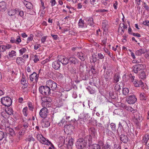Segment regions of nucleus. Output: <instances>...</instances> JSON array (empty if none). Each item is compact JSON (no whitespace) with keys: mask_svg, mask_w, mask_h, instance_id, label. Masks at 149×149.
I'll return each mask as SVG.
<instances>
[{"mask_svg":"<svg viewBox=\"0 0 149 149\" xmlns=\"http://www.w3.org/2000/svg\"><path fill=\"white\" fill-rule=\"evenodd\" d=\"M77 56L79 58L81 61H84L85 60V55L81 52H78L77 54Z\"/></svg>","mask_w":149,"mask_h":149,"instance_id":"nucleus-22","label":"nucleus"},{"mask_svg":"<svg viewBox=\"0 0 149 149\" xmlns=\"http://www.w3.org/2000/svg\"><path fill=\"white\" fill-rule=\"evenodd\" d=\"M23 58L21 57H18L17 58L16 62L18 64H19L23 61Z\"/></svg>","mask_w":149,"mask_h":149,"instance_id":"nucleus-42","label":"nucleus"},{"mask_svg":"<svg viewBox=\"0 0 149 149\" xmlns=\"http://www.w3.org/2000/svg\"><path fill=\"white\" fill-rule=\"evenodd\" d=\"M56 75L58 78L61 79L63 77V75L62 74L58 72L56 74Z\"/></svg>","mask_w":149,"mask_h":149,"instance_id":"nucleus-62","label":"nucleus"},{"mask_svg":"<svg viewBox=\"0 0 149 149\" xmlns=\"http://www.w3.org/2000/svg\"><path fill=\"white\" fill-rule=\"evenodd\" d=\"M19 12L16 9L15 10H11L8 12V14L10 16H13L16 14L17 13Z\"/></svg>","mask_w":149,"mask_h":149,"instance_id":"nucleus-25","label":"nucleus"},{"mask_svg":"<svg viewBox=\"0 0 149 149\" xmlns=\"http://www.w3.org/2000/svg\"><path fill=\"white\" fill-rule=\"evenodd\" d=\"M135 77L134 76L132 75L131 74H130L129 75V80L132 82H134Z\"/></svg>","mask_w":149,"mask_h":149,"instance_id":"nucleus-54","label":"nucleus"},{"mask_svg":"<svg viewBox=\"0 0 149 149\" xmlns=\"http://www.w3.org/2000/svg\"><path fill=\"white\" fill-rule=\"evenodd\" d=\"M110 127L112 131H115L116 130V125L113 123H111L110 124Z\"/></svg>","mask_w":149,"mask_h":149,"instance_id":"nucleus-55","label":"nucleus"},{"mask_svg":"<svg viewBox=\"0 0 149 149\" xmlns=\"http://www.w3.org/2000/svg\"><path fill=\"white\" fill-rule=\"evenodd\" d=\"M6 112L9 115H11L13 114V111L12 108H10L8 109Z\"/></svg>","mask_w":149,"mask_h":149,"instance_id":"nucleus-46","label":"nucleus"},{"mask_svg":"<svg viewBox=\"0 0 149 149\" xmlns=\"http://www.w3.org/2000/svg\"><path fill=\"white\" fill-rule=\"evenodd\" d=\"M40 143L44 145H46L48 146L51 145L52 147L54 148V146L52 143L51 142L49 141L45 137H44V138L42 140V141H41Z\"/></svg>","mask_w":149,"mask_h":149,"instance_id":"nucleus-15","label":"nucleus"},{"mask_svg":"<svg viewBox=\"0 0 149 149\" xmlns=\"http://www.w3.org/2000/svg\"><path fill=\"white\" fill-rule=\"evenodd\" d=\"M129 92V90L127 88H124L123 90V93L125 95H127Z\"/></svg>","mask_w":149,"mask_h":149,"instance_id":"nucleus-40","label":"nucleus"},{"mask_svg":"<svg viewBox=\"0 0 149 149\" xmlns=\"http://www.w3.org/2000/svg\"><path fill=\"white\" fill-rule=\"evenodd\" d=\"M19 52L20 54L22 55L24 53H25L26 51V49L25 48H23L19 50Z\"/></svg>","mask_w":149,"mask_h":149,"instance_id":"nucleus-49","label":"nucleus"},{"mask_svg":"<svg viewBox=\"0 0 149 149\" xmlns=\"http://www.w3.org/2000/svg\"><path fill=\"white\" fill-rule=\"evenodd\" d=\"M90 135L94 138H96L97 136V130L93 127H91L88 130Z\"/></svg>","mask_w":149,"mask_h":149,"instance_id":"nucleus-11","label":"nucleus"},{"mask_svg":"<svg viewBox=\"0 0 149 149\" xmlns=\"http://www.w3.org/2000/svg\"><path fill=\"white\" fill-rule=\"evenodd\" d=\"M102 149H111V146L108 143L106 144L102 147Z\"/></svg>","mask_w":149,"mask_h":149,"instance_id":"nucleus-41","label":"nucleus"},{"mask_svg":"<svg viewBox=\"0 0 149 149\" xmlns=\"http://www.w3.org/2000/svg\"><path fill=\"white\" fill-rule=\"evenodd\" d=\"M74 128L73 126L70 124L67 125L64 127V131L65 132H68L72 131V129Z\"/></svg>","mask_w":149,"mask_h":149,"instance_id":"nucleus-14","label":"nucleus"},{"mask_svg":"<svg viewBox=\"0 0 149 149\" xmlns=\"http://www.w3.org/2000/svg\"><path fill=\"white\" fill-rule=\"evenodd\" d=\"M1 102L3 105L6 107L10 106L12 103L11 98L9 97H3L1 98Z\"/></svg>","mask_w":149,"mask_h":149,"instance_id":"nucleus-3","label":"nucleus"},{"mask_svg":"<svg viewBox=\"0 0 149 149\" xmlns=\"http://www.w3.org/2000/svg\"><path fill=\"white\" fill-rule=\"evenodd\" d=\"M6 9V3L4 1H2L0 2V13L1 12H4Z\"/></svg>","mask_w":149,"mask_h":149,"instance_id":"nucleus-18","label":"nucleus"},{"mask_svg":"<svg viewBox=\"0 0 149 149\" xmlns=\"http://www.w3.org/2000/svg\"><path fill=\"white\" fill-rule=\"evenodd\" d=\"M8 131L9 134L11 135H13L14 134V131L11 128H8Z\"/></svg>","mask_w":149,"mask_h":149,"instance_id":"nucleus-58","label":"nucleus"},{"mask_svg":"<svg viewBox=\"0 0 149 149\" xmlns=\"http://www.w3.org/2000/svg\"><path fill=\"white\" fill-rule=\"evenodd\" d=\"M102 26L104 31L107 29L108 25L106 21H104L102 23Z\"/></svg>","mask_w":149,"mask_h":149,"instance_id":"nucleus-32","label":"nucleus"},{"mask_svg":"<svg viewBox=\"0 0 149 149\" xmlns=\"http://www.w3.org/2000/svg\"><path fill=\"white\" fill-rule=\"evenodd\" d=\"M39 90L40 93L44 95H48L51 93L50 89L46 85L40 86Z\"/></svg>","mask_w":149,"mask_h":149,"instance_id":"nucleus-2","label":"nucleus"},{"mask_svg":"<svg viewBox=\"0 0 149 149\" xmlns=\"http://www.w3.org/2000/svg\"><path fill=\"white\" fill-rule=\"evenodd\" d=\"M50 123L48 121H45L44 123V126L46 127H47L50 126Z\"/></svg>","mask_w":149,"mask_h":149,"instance_id":"nucleus-60","label":"nucleus"},{"mask_svg":"<svg viewBox=\"0 0 149 149\" xmlns=\"http://www.w3.org/2000/svg\"><path fill=\"white\" fill-rule=\"evenodd\" d=\"M143 24L145 25L148 26H149V21L148 20H146L143 22Z\"/></svg>","mask_w":149,"mask_h":149,"instance_id":"nucleus-64","label":"nucleus"},{"mask_svg":"<svg viewBox=\"0 0 149 149\" xmlns=\"http://www.w3.org/2000/svg\"><path fill=\"white\" fill-rule=\"evenodd\" d=\"M143 7L147 11H149V7L146 3L144 2H143Z\"/></svg>","mask_w":149,"mask_h":149,"instance_id":"nucleus-48","label":"nucleus"},{"mask_svg":"<svg viewBox=\"0 0 149 149\" xmlns=\"http://www.w3.org/2000/svg\"><path fill=\"white\" fill-rule=\"evenodd\" d=\"M86 145V143L82 138L79 139L75 143L77 148L79 149H83L85 147Z\"/></svg>","mask_w":149,"mask_h":149,"instance_id":"nucleus-4","label":"nucleus"},{"mask_svg":"<svg viewBox=\"0 0 149 149\" xmlns=\"http://www.w3.org/2000/svg\"><path fill=\"white\" fill-rule=\"evenodd\" d=\"M89 117L88 116V115H85L84 117L82 118H81L80 119H79L78 120V121H80L81 120H83L84 122H86L88 121L89 120Z\"/></svg>","mask_w":149,"mask_h":149,"instance_id":"nucleus-31","label":"nucleus"},{"mask_svg":"<svg viewBox=\"0 0 149 149\" xmlns=\"http://www.w3.org/2000/svg\"><path fill=\"white\" fill-rule=\"evenodd\" d=\"M28 108L27 107H25L23 109V113L25 116H26L28 115Z\"/></svg>","mask_w":149,"mask_h":149,"instance_id":"nucleus-43","label":"nucleus"},{"mask_svg":"<svg viewBox=\"0 0 149 149\" xmlns=\"http://www.w3.org/2000/svg\"><path fill=\"white\" fill-rule=\"evenodd\" d=\"M74 139L72 138H68V145L70 146H72L73 144Z\"/></svg>","mask_w":149,"mask_h":149,"instance_id":"nucleus-39","label":"nucleus"},{"mask_svg":"<svg viewBox=\"0 0 149 149\" xmlns=\"http://www.w3.org/2000/svg\"><path fill=\"white\" fill-rule=\"evenodd\" d=\"M90 71L93 74H95L96 73L95 68L93 66L92 67Z\"/></svg>","mask_w":149,"mask_h":149,"instance_id":"nucleus-61","label":"nucleus"},{"mask_svg":"<svg viewBox=\"0 0 149 149\" xmlns=\"http://www.w3.org/2000/svg\"><path fill=\"white\" fill-rule=\"evenodd\" d=\"M124 109L130 112V113L132 116L136 120L137 122H139L141 121L142 117L140 114L136 110L133 109L131 107L127 105L124 106Z\"/></svg>","mask_w":149,"mask_h":149,"instance_id":"nucleus-1","label":"nucleus"},{"mask_svg":"<svg viewBox=\"0 0 149 149\" xmlns=\"http://www.w3.org/2000/svg\"><path fill=\"white\" fill-rule=\"evenodd\" d=\"M120 89V86L118 84H116L114 87V89L116 91H119Z\"/></svg>","mask_w":149,"mask_h":149,"instance_id":"nucleus-50","label":"nucleus"},{"mask_svg":"<svg viewBox=\"0 0 149 149\" xmlns=\"http://www.w3.org/2000/svg\"><path fill=\"white\" fill-rule=\"evenodd\" d=\"M46 85L49 88L50 90L51 89L52 91L56 90L57 87V84L54 81L51 80L47 81Z\"/></svg>","mask_w":149,"mask_h":149,"instance_id":"nucleus-5","label":"nucleus"},{"mask_svg":"<svg viewBox=\"0 0 149 149\" xmlns=\"http://www.w3.org/2000/svg\"><path fill=\"white\" fill-rule=\"evenodd\" d=\"M120 77V76L118 74H115L113 77V82L116 83L118 82L119 81Z\"/></svg>","mask_w":149,"mask_h":149,"instance_id":"nucleus-29","label":"nucleus"},{"mask_svg":"<svg viewBox=\"0 0 149 149\" xmlns=\"http://www.w3.org/2000/svg\"><path fill=\"white\" fill-rule=\"evenodd\" d=\"M1 115L4 118V119H7L9 117V115L7 113L6 111L1 112Z\"/></svg>","mask_w":149,"mask_h":149,"instance_id":"nucleus-36","label":"nucleus"},{"mask_svg":"<svg viewBox=\"0 0 149 149\" xmlns=\"http://www.w3.org/2000/svg\"><path fill=\"white\" fill-rule=\"evenodd\" d=\"M146 74L145 72L144 71H142L139 74V77L142 79H144L146 78Z\"/></svg>","mask_w":149,"mask_h":149,"instance_id":"nucleus-28","label":"nucleus"},{"mask_svg":"<svg viewBox=\"0 0 149 149\" xmlns=\"http://www.w3.org/2000/svg\"><path fill=\"white\" fill-rule=\"evenodd\" d=\"M40 143L44 145H46L48 146L51 145L52 147L54 148V146L52 143L51 142L49 141L45 137H44V138L42 140V141H41Z\"/></svg>","mask_w":149,"mask_h":149,"instance_id":"nucleus-16","label":"nucleus"},{"mask_svg":"<svg viewBox=\"0 0 149 149\" xmlns=\"http://www.w3.org/2000/svg\"><path fill=\"white\" fill-rule=\"evenodd\" d=\"M47 38V36H44L42 37L41 39V42L42 43H44L46 41Z\"/></svg>","mask_w":149,"mask_h":149,"instance_id":"nucleus-59","label":"nucleus"},{"mask_svg":"<svg viewBox=\"0 0 149 149\" xmlns=\"http://www.w3.org/2000/svg\"><path fill=\"white\" fill-rule=\"evenodd\" d=\"M146 66L143 64H138L133 66L132 67V69L134 72L136 74L139 71L144 69Z\"/></svg>","mask_w":149,"mask_h":149,"instance_id":"nucleus-6","label":"nucleus"},{"mask_svg":"<svg viewBox=\"0 0 149 149\" xmlns=\"http://www.w3.org/2000/svg\"><path fill=\"white\" fill-rule=\"evenodd\" d=\"M85 23L84 21L81 19H80L78 23L79 27L81 28L84 27L85 26Z\"/></svg>","mask_w":149,"mask_h":149,"instance_id":"nucleus-26","label":"nucleus"},{"mask_svg":"<svg viewBox=\"0 0 149 149\" xmlns=\"http://www.w3.org/2000/svg\"><path fill=\"white\" fill-rule=\"evenodd\" d=\"M86 21L88 22V23L91 26L93 25V19L92 18H90L87 20Z\"/></svg>","mask_w":149,"mask_h":149,"instance_id":"nucleus-47","label":"nucleus"},{"mask_svg":"<svg viewBox=\"0 0 149 149\" xmlns=\"http://www.w3.org/2000/svg\"><path fill=\"white\" fill-rule=\"evenodd\" d=\"M10 124L9 123L8 120L7 119H3L2 120H0V125L4 126L5 127L8 128L10 126Z\"/></svg>","mask_w":149,"mask_h":149,"instance_id":"nucleus-12","label":"nucleus"},{"mask_svg":"<svg viewBox=\"0 0 149 149\" xmlns=\"http://www.w3.org/2000/svg\"><path fill=\"white\" fill-rule=\"evenodd\" d=\"M133 84L134 86L136 87H142L143 86V83L141 80L138 81L135 79Z\"/></svg>","mask_w":149,"mask_h":149,"instance_id":"nucleus-17","label":"nucleus"},{"mask_svg":"<svg viewBox=\"0 0 149 149\" xmlns=\"http://www.w3.org/2000/svg\"><path fill=\"white\" fill-rule=\"evenodd\" d=\"M24 3L26 5V8L28 9H31L33 8V5L30 2L25 1Z\"/></svg>","mask_w":149,"mask_h":149,"instance_id":"nucleus-27","label":"nucleus"},{"mask_svg":"<svg viewBox=\"0 0 149 149\" xmlns=\"http://www.w3.org/2000/svg\"><path fill=\"white\" fill-rule=\"evenodd\" d=\"M50 57H49L47 58L45 60L43 61L41 63L42 64H45L47 62H49L50 61Z\"/></svg>","mask_w":149,"mask_h":149,"instance_id":"nucleus-56","label":"nucleus"},{"mask_svg":"<svg viewBox=\"0 0 149 149\" xmlns=\"http://www.w3.org/2000/svg\"><path fill=\"white\" fill-rule=\"evenodd\" d=\"M5 47L4 45H0V53L5 51Z\"/></svg>","mask_w":149,"mask_h":149,"instance_id":"nucleus-52","label":"nucleus"},{"mask_svg":"<svg viewBox=\"0 0 149 149\" xmlns=\"http://www.w3.org/2000/svg\"><path fill=\"white\" fill-rule=\"evenodd\" d=\"M16 52L13 50L11 51L9 53V56L11 57H13L14 56H16Z\"/></svg>","mask_w":149,"mask_h":149,"instance_id":"nucleus-44","label":"nucleus"},{"mask_svg":"<svg viewBox=\"0 0 149 149\" xmlns=\"http://www.w3.org/2000/svg\"><path fill=\"white\" fill-rule=\"evenodd\" d=\"M33 35L32 34L30 35L29 36L27 40V43L32 41L33 39Z\"/></svg>","mask_w":149,"mask_h":149,"instance_id":"nucleus-45","label":"nucleus"},{"mask_svg":"<svg viewBox=\"0 0 149 149\" xmlns=\"http://www.w3.org/2000/svg\"><path fill=\"white\" fill-rule=\"evenodd\" d=\"M144 53L145 51L143 49H140L136 51V55L140 56Z\"/></svg>","mask_w":149,"mask_h":149,"instance_id":"nucleus-30","label":"nucleus"},{"mask_svg":"<svg viewBox=\"0 0 149 149\" xmlns=\"http://www.w3.org/2000/svg\"><path fill=\"white\" fill-rule=\"evenodd\" d=\"M124 31L123 30V29L121 27V26H120V24L119 25V27L118 30V32L119 33V34L122 35L124 33Z\"/></svg>","mask_w":149,"mask_h":149,"instance_id":"nucleus-38","label":"nucleus"},{"mask_svg":"<svg viewBox=\"0 0 149 149\" xmlns=\"http://www.w3.org/2000/svg\"><path fill=\"white\" fill-rule=\"evenodd\" d=\"M58 61L64 65H67L69 62L68 59L63 56H60L59 58L58 59Z\"/></svg>","mask_w":149,"mask_h":149,"instance_id":"nucleus-10","label":"nucleus"},{"mask_svg":"<svg viewBox=\"0 0 149 149\" xmlns=\"http://www.w3.org/2000/svg\"><path fill=\"white\" fill-rule=\"evenodd\" d=\"M21 41V40L20 39V38L19 36H17L16 39L13 37H11L10 40V42L11 43H15L16 44H19Z\"/></svg>","mask_w":149,"mask_h":149,"instance_id":"nucleus-13","label":"nucleus"},{"mask_svg":"<svg viewBox=\"0 0 149 149\" xmlns=\"http://www.w3.org/2000/svg\"><path fill=\"white\" fill-rule=\"evenodd\" d=\"M137 100L136 98L134 95L128 96L127 97L126 99V101L129 104H134L137 101Z\"/></svg>","mask_w":149,"mask_h":149,"instance_id":"nucleus-7","label":"nucleus"},{"mask_svg":"<svg viewBox=\"0 0 149 149\" xmlns=\"http://www.w3.org/2000/svg\"><path fill=\"white\" fill-rule=\"evenodd\" d=\"M122 127V126L120 123L119 122L118 125V127L117 130V134H118V136L120 135V131H121V132H123V131L121 130V128Z\"/></svg>","mask_w":149,"mask_h":149,"instance_id":"nucleus-35","label":"nucleus"},{"mask_svg":"<svg viewBox=\"0 0 149 149\" xmlns=\"http://www.w3.org/2000/svg\"><path fill=\"white\" fill-rule=\"evenodd\" d=\"M52 67L55 70H58L60 67V64L59 62L55 61L52 64Z\"/></svg>","mask_w":149,"mask_h":149,"instance_id":"nucleus-19","label":"nucleus"},{"mask_svg":"<svg viewBox=\"0 0 149 149\" xmlns=\"http://www.w3.org/2000/svg\"><path fill=\"white\" fill-rule=\"evenodd\" d=\"M5 136L4 132L2 131H0V141L3 139Z\"/></svg>","mask_w":149,"mask_h":149,"instance_id":"nucleus-57","label":"nucleus"},{"mask_svg":"<svg viewBox=\"0 0 149 149\" xmlns=\"http://www.w3.org/2000/svg\"><path fill=\"white\" fill-rule=\"evenodd\" d=\"M149 139V135L148 134H146L143 137V139L141 140L142 143H145L146 144L148 141Z\"/></svg>","mask_w":149,"mask_h":149,"instance_id":"nucleus-23","label":"nucleus"},{"mask_svg":"<svg viewBox=\"0 0 149 149\" xmlns=\"http://www.w3.org/2000/svg\"><path fill=\"white\" fill-rule=\"evenodd\" d=\"M39 76V74H37L36 72H34L30 75L29 79L31 81H35L37 82L38 81Z\"/></svg>","mask_w":149,"mask_h":149,"instance_id":"nucleus-9","label":"nucleus"},{"mask_svg":"<svg viewBox=\"0 0 149 149\" xmlns=\"http://www.w3.org/2000/svg\"><path fill=\"white\" fill-rule=\"evenodd\" d=\"M27 140L29 142L31 141H35V139L33 137L31 136L29 137L27 139Z\"/></svg>","mask_w":149,"mask_h":149,"instance_id":"nucleus-63","label":"nucleus"},{"mask_svg":"<svg viewBox=\"0 0 149 149\" xmlns=\"http://www.w3.org/2000/svg\"><path fill=\"white\" fill-rule=\"evenodd\" d=\"M48 114V110L45 107L42 108L40 111L39 115L40 117L43 118H46Z\"/></svg>","mask_w":149,"mask_h":149,"instance_id":"nucleus-8","label":"nucleus"},{"mask_svg":"<svg viewBox=\"0 0 149 149\" xmlns=\"http://www.w3.org/2000/svg\"><path fill=\"white\" fill-rule=\"evenodd\" d=\"M68 60L70 63L75 64L78 63L77 60L74 57H70Z\"/></svg>","mask_w":149,"mask_h":149,"instance_id":"nucleus-24","label":"nucleus"},{"mask_svg":"<svg viewBox=\"0 0 149 149\" xmlns=\"http://www.w3.org/2000/svg\"><path fill=\"white\" fill-rule=\"evenodd\" d=\"M91 149H101V147L99 145L94 144L91 146Z\"/></svg>","mask_w":149,"mask_h":149,"instance_id":"nucleus-37","label":"nucleus"},{"mask_svg":"<svg viewBox=\"0 0 149 149\" xmlns=\"http://www.w3.org/2000/svg\"><path fill=\"white\" fill-rule=\"evenodd\" d=\"M140 98L141 100H146V96L144 93H140Z\"/></svg>","mask_w":149,"mask_h":149,"instance_id":"nucleus-34","label":"nucleus"},{"mask_svg":"<svg viewBox=\"0 0 149 149\" xmlns=\"http://www.w3.org/2000/svg\"><path fill=\"white\" fill-rule=\"evenodd\" d=\"M42 101L45 103H50L52 101V98L48 97H43L41 98Z\"/></svg>","mask_w":149,"mask_h":149,"instance_id":"nucleus-21","label":"nucleus"},{"mask_svg":"<svg viewBox=\"0 0 149 149\" xmlns=\"http://www.w3.org/2000/svg\"><path fill=\"white\" fill-rule=\"evenodd\" d=\"M105 54L104 55L101 53H98V57L100 59H104Z\"/></svg>","mask_w":149,"mask_h":149,"instance_id":"nucleus-53","label":"nucleus"},{"mask_svg":"<svg viewBox=\"0 0 149 149\" xmlns=\"http://www.w3.org/2000/svg\"><path fill=\"white\" fill-rule=\"evenodd\" d=\"M37 140L40 143L42 140L44 138V137L43 136L40 134H38L36 136Z\"/></svg>","mask_w":149,"mask_h":149,"instance_id":"nucleus-33","label":"nucleus"},{"mask_svg":"<svg viewBox=\"0 0 149 149\" xmlns=\"http://www.w3.org/2000/svg\"><path fill=\"white\" fill-rule=\"evenodd\" d=\"M120 139L121 141L126 143L128 141V138L127 136L124 134H121L120 136Z\"/></svg>","mask_w":149,"mask_h":149,"instance_id":"nucleus-20","label":"nucleus"},{"mask_svg":"<svg viewBox=\"0 0 149 149\" xmlns=\"http://www.w3.org/2000/svg\"><path fill=\"white\" fill-rule=\"evenodd\" d=\"M39 56L37 55H35L34 56V59L33 60L34 61L35 63H36L38 61H39Z\"/></svg>","mask_w":149,"mask_h":149,"instance_id":"nucleus-51","label":"nucleus"}]
</instances>
